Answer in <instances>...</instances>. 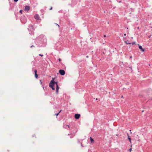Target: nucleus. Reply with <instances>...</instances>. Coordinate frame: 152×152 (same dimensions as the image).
I'll return each instance as SVG.
<instances>
[{
  "instance_id": "nucleus-1",
  "label": "nucleus",
  "mask_w": 152,
  "mask_h": 152,
  "mask_svg": "<svg viewBox=\"0 0 152 152\" xmlns=\"http://www.w3.org/2000/svg\"><path fill=\"white\" fill-rule=\"evenodd\" d=\"M56 86V93L57 94L58 92L59 87L57 83L54 81V78H53L49 83V86L52 88L53 90L55 89V86Z\"/></svg>"
},
{
  "instance_id": "nucleus-2",
  "label": "nucleus",
  "mask_w": 152,
  "mask_h": 152,
  "mask_svg": "<svg viewBox=\"0 0 152 152\" xmlns=\"http://www.w3.org/2000/svg\"><path fill=\"white\" fill-rule=\"evenodd\" d=\"M148 95L149 96V99L152 100V90L151 89H148L147 91Z\"/></svg>"
},
{
  "instance_id": "nucleus-3",
  "label": "nucleus",
  "mask_w": 152,
  "mask_h": 152,
  "mask_svg": "<svg viewBox=\"0 0 152 152\" xmlns=\"http://www.w3.org/2000/svg\"><path fill=\"white\" fill-rule=\"evenodd\" d=\"M59 73L62 75H64L65 73V71L64 70L62 69H60L59 71Z\"/></svg>"
},
{
  "instance_id": "nucleus-4",
  "label": "nucleus",
  "mask_w": 152,
  "mask_h": 152,
  "mask_svg": "<svg viewBox=\"0 0 152 152\" xmlns=\"http://www.w3.org/2000/svg\"><path fill=\"white\" fill-rule=\"evenodd\" d=\"M80 116V115L79 114H76L75 115V118L76 119H78Z\"/></svg>"
},
{
  "instance_id": "nucleus-5",
  "label": "nucleus",
  "mask_w": 152,
  "mask_h": 152,
  "mask_svg": "<svg viewBox=\"0 0 152 152\" xmlns=\"http://www.w3.org/2000/svg\"><path fill=\"white\" fill-rule=\"evenodd\" d=\"M34 18L35 19H36L37 20L39 19V16L38 14H37V15H35L34 16Z\"/></svg>"
},
{
  "instance_id": "nucleus-6",
  "label": "nucleus",
  "mask_w": 152,
  "mask_h": 152,
  "mask_svg": "<svg viewBox=\"0 0 152 152\" xmlns=\"http://www.w3.org/2000/svg\"><path fill=\"white\" fill-rule=\"evenodd\" d=\"M30 7L29 6H25L24 10H27V11H28V10H30Z\"/></svg>"
},
{
  "instance_id": "nucleus-7",
  "label": "nucleus",
  "mask_w": 152,
  "mask_h": 152,
  "mask_svg": "<svg viewBox=\"0 0 152 152\" xmlns=\"http://www.w3.org/2000/svg\"><path fill=\"white\" fill-rule=\"evenodd\" d=\"M139 48L140 50L142 51L143 52L145 51V49L142 48V46H141L139 45Z\"/></svg>"
},
{
  "instance_id": "nucleus-8",
  "label": "nucleus",
  "mask_w": 152,
  "mask_h": 152,
  "mask_svg": "<svg viewBox=\"0 0 152 152\" xmlns=\"http://www.w3.org/2000/svg\"><path fill=\"white\" fill-rule=\"evenodd\" d=\"M34 72H35V77L36 78H37L38 76V75L37 74V70H35Z\"/></svg>"
},
{
  "instance_id": "nucleus-9",
  "label": "nucleus",
  "mask_w": 152,
  "mask_h": 152,
  "mask_svg": "<svg viewBox=\"0 0 152 152\" xmlns=\"http://www.w3.org/2000/svg\"><path fill=\"white\" fill-rule=\"evenodd\" d=\"M90 141L92 143H93L94 142V140L91 137H90Z\"/></svg>"
},
{
  "instance_id": "nucleus-10",
  "label": "nucleus",
  "mask_w": 152,
  "mask_h": 152,
  "mask_svg": "<svg viewBox=\"0 0 152 152\" xmlns=\"http://www.w3.org/2000/svg\"><path fill=\"white\" fill-rule=\"evenodd\" d=\"M127 136H128V139L129 140L130 142H131V138L129 136V135L128 134H127Z\"/></svg>"
},
{
  "instance_id": "nucleus-11",
  "label": "nucleus",
  "mask_w": 152,
  "mask_h": 152,
  "mask_svg": "<svg viewBox=\"0 0 152 152\" xmlns=\"http://www.w3.org/2000/svg\"><path fill=\"white\" fill-rule=\"evenodd\" d=\"M125 42L126 44H131V43H130L128 41H125Z\"/></svg>"
},
{
  "instance_id": "nucleus-12",
  "label": "nucleus",
  "mask_w": 152,
  "mask_h": 152,
  "mask_svg": "<svg viewBox=\"0 0 152 152\" xmlns=\"http://www.w3.org/2000/svg\"><path fill=\"white\" fill-rule=\"evenodd\" d=\"M23 12V10H21L20 11V12L21 13V14H22V12Z\"/></svg>"
},
{
  "instance_id": "nucleus-13",
  "label": "nucleus",
  "mask_w": 152,
  "mask_h": 152,
  "mask_svg": "<svg viewBox=\"0 0 152 152\" xmlns=\"http://www.w3.org/2000/svg\"><path fill=\"white\" fill-rule=\"evenodd\" d=\"M131 151H132V148H131L130 149H129V151L130 152H131Z\"/></svg>"
},
{
  "instance_id": "nucleus-14",
  "label": "nucleus",
  "mask_w": 152,
  "mask_h": 152,
  "mask_svg": "<svg viewBox=\"0 0 152 152\" xmlns=\"http://www.w3.org/2000/svg\"><path fill=\"white\" fill-rule=\"evenodd\" d=\"M59 113H57V114H56V116H57L58 115V114H59Z\"/></svg>"
},
{
  "instance_id": "nucleus-15",
  "label": "nucleus",
  "mask_w": 152,
  "mask_h": 152,
  "mask_svg": "<svg viewBox=\"0 0 152 152\" xmlns=\"http://www.w3.org/2000/svg\"><path fill=\"white\" fill-rule=\"evenodd\" d=\"M14 0L15 2H17L18 1V0Z\"/></svg>"
},
{
  "instance_id": "nucleus-16",
  "label": "nucleus",
  "mask_w": 152,
  "mask_h": 152,
  "mask_svg": "<svg viewBox=\"0 0 152 152\" xmlns=\"http://www.w3.org/2000/svg\"><path fill=\"white\" fill-rule=\"evenodd\" d=\"M52 7H50V10H52Z\"/></svg>"
},
{
  "instance_id": "nucleus-17",
  "label": "nucleus",
  "mask_w": 152,
  "mask_h": 152,
  "mask_svg": "<svg viewBox=\"0 0 152 152\" xmlns=\"http://www.w3.org/2000/svg\"><path fill=\"white\" fill-rule=\"evenodd\" d=\"M39 56H43V55H41V54H39Z\"/></svg>"
},
{
  "instance_id": "nucleus-18",
  "label": "nucleus",
  "mask_w": 152,
  "mask_h": 152,
  "mask_svg": "<svg viewBox=\"0 0 152 152\" xmlns=\"http://www.w3.org/2000/svg\"><path fill=\"white\" fill-rule=\"evenodd\" d=\"M56 25H57L58 27H59V26L57 24H56Z\"/></svg>"
},
{
  "instance_id": "nucleus-19",
  "label": "nucleus",
  "mask_w": 152,
  "mask_h": 152,
  "mask_svg": "<svg viewBox=\"0 0 152 152\" xmlns=\"http://www.w3.org/2000/svg\"><path fill=\"white\" fill-rule=\"evenodd\" d=\"M58 60H59V61H61V59L60 58H59V59H58Z\"/></svg>"
},
{
  "instance_id": "nucleus-20",
  "label": "nucleus",
  "mask_w": 152,
  "mask_h": 152,
  "mask_svg": "<svg viewBox=\"0 0 152 152\" xmlns=\"http://www.w3.org/2000/svg\"><path fill=\"white\" fill-rule=\"evenodd\" d=\"M134 44H135V43H134V42H133V43H132V45H134Z\"/></svg>"
},
{
  "instance_id": "nucleus-21",
  "label": "nucleus",
  "mask_w": 152,
  "mask_h": 152,
  "mask_svg": "<svg viewBox=\"0 0 152 152\" xmlns=\"http://www.w3.org/2000/svg\"><path fill=\"white\" fill-rule=\"evenodd\" d=\"M104 37H106V35H104Z\"/></svg>"
},
{
  "instance_id": "nucleus-22",
  "label": "nucleus",
  "mask_w": 152,
  "mask_h": 152,
  "mask_svg": "<svg viewBox=\"0 0 152 152\" xmlns=\"http://www.w3.org/2000/svg\"><path fill=\"white\" fill-rule=\"evenodd\" d=\"M124 35L125 36H126V34H124Z\"/></svg>"
},
{
  "instance_id": "nucleus-23",
  "label": "nucleus",
  "mask_w": 152,
  "mask_h": 152,
  "mask_svg": "<svg viewBox=\"0 0 152 152\" xmlns=\"http://www.w3.org/2000/svg\"><path fill=\"white\" fill-rule=\"evenodd\" d=\"M67 126H68V127L69 128V126H68V125H66Z\"/></svg>"
},
{
  "instance_id": "nucleus-24",
  "label": "nucleus",
  "mask_w": 152,
  "mask_h": 152,
  "mask_svg": "<svg viewBox=\"0 0 152 152\" xmlns=\"http://www.w3.org/2000/svg\"><path fill=\"white\" fill-rule=\"evenodd\" d=\"M61 111V110H60L58 113H59Z\"/></svg>"
},
{
  "instance_id": "nucleus-25",
  "label": "nucleus",
  "mask_w": 152,
  "mask_h": 152,
  "mask_svg": "<svg viewBox=\"0 0 152 152\" xmlns=\"http://www.w3.org/2000/svg\"><path fill=\"white\" fill-rule=\"evenodd\" d=\"M130 58H132V56H130Z\"/></svg>"
},
{
  "instance_id": "nucleus-26",
  "label": "nucleus",
  "mask_w": 152,
  "mask_h": 152,
  "mask_svg": "<svg viewBox=\"0 0 152 152\" xmlns=\"http://www.w3.org/2000/svg\"><path fill=\"white\" fill-rule=\"evenodd\" d=\"M121 97L122 98H123V96H121Z\"/></svg>"
},
{
  "instance_id": "nucleus-27",
  "label": "nucleus",
  "mask_w": 152,
  "mask_h": 152,
  "mask_svg": "<svg viewBox=\"0 0 152 152\" xmlns=\"http://www.w3.org/2000/svg\"><path fill=\"white\" fill-rule=\"evenodd\" d=\"M86 57H87V58H88V56H87Z\"/></svg>"
},
{
  "instance_id": "nucleus-28",
  "label": "nucleus",
  "mask_w": 152,
  "mask_h": 152,
  "mask_svg": "<svg viewBox=\"0 0 152 152\" xmlns=\"http://www.w3.org/2000/svg\"><path fill=\"white\" fill-rule=\"evenodd\" d=\"M96 100H97V98H96Z\"/></svg>"
},
{
  "instance_id": "nucleus-29",
  "label": "nucleus",
  "mask_w": 152,
  "mask_h": 152,
  "mask_svg": "<svg viewBox=\"0 0 152 152\" xmlns=\"http://www.w3.org/2000/svg\"><path fill=\"white\" fill-rule=\"evenodd\" d=\"M144 112V111L143 110H142V112Z\"/></svg>"
}]
</instances>
